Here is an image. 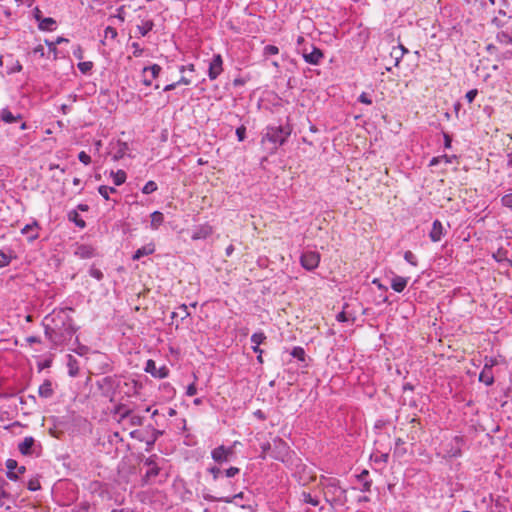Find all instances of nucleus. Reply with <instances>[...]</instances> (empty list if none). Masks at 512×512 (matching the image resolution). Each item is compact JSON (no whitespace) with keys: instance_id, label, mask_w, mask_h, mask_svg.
Listing matches in <instances>:
<instances>
[{"instance_id":"1","label":"nucleus","mask_w":512,"mask_h":512,"mask_svg":"<svg viewBox=\"0 0 512 512\" xmlns=\"http://www.w3.org/2000/svg\"><path fill=\"white\" fill-rule=\"evenodd\" d=\"M68 311H73V309H54L43 320L45 336L55 347L65 345L78 330Z\"/></svg>"},{"instance_id":"2","label":"nucleus","mask_w":512,"mask_h":512,"mask_svg":"<svg viewBox=\"0 0 512 512\" xmlns=\"http://www.w3.org/2000/svg\"><path fill=\"white\" fill-rule=\"evenodd\" d=\"M317 486L323 492L325 501L332 508L344 506L347 503V490L341 487L339 479L321 475Z\"/></svg>"},{"instance_id":"3","label":"nucleus","mask_w":512,"mask_h":512,"mask_svg":"<svg viewBox=\"0 0 512 512\" xmlns=\"http://www.w3.org/2000/svg\"><path fill=\"white\" fill-rule=\"evenodd\" d=\"M292 129L289 125L286 126H268L262 137V142L269 141L273 144V150L278 146L283 145L287 138L290 136Z\"/></svg>"},{"instance_id":"4","label":"nucleus","mask_w":512,"mask_h":512,"mask_svg":"<svg viewBox=\"0 0 512 512\" xmlns=\"http://www.w3.org/2000/svg\"><path fill=\"white\" fill-rule=\"evenodd\" d=\"M157 459L158 456L156 454H153L144 460V465L148 467V470L142 477L143 485L150 484L152 480L159 475L161 468L158 466L156 462Z\"/></svg>"},{"instance_id":"5","label":"nucleus","mask_w":512,"mask_h":512,"mask_svg":"<svg viewBox=\"0 0 512 512\" xmlns=\"http://www.w3.org/2000/svg\"><path fill=\"white\" fill-rule=\"evenodd\" d=\"M484 367L479 375V381L484 383L486 386L494 384L493 367L498 364V361L494 357H485Z\"/></svg>"},{"instance_id":"6","label":"nucleus","mask_w":512,"mask_h":512,"mask_svg":"<svg viewBox=\"0 0 512 512\" xmlns=\"http://www.w3.org/2000/svg\"><path fill=\"white\" fill-rule=\"evenodd\" d=\"M288 452L289 446L284 440L279 437L273 439L272 452L270 453L271 458L284 462Z\"/></svg>"},{"instance_id":"7","label":"nucleus","mask_w":512,"mask_h":512,"mask_svg":"<svg viewBox=\"0 0 512 512\" xmlns=\"http://www.w3.org/2000/svg\"><path fill=\"white\" fill-rule=\"evenodd\" d=\"M320 263V254L317 251L303 252L300 257L301 266L307 271H313Z\"/></svg>"},{"instance_id":"8","label":"nucleus","mask_w":512,"mask_h":512,"mask_svg":"<svg viewBox=\"0 0 512 512\" xmlns=\"http://www.w3.org/2000/svg\"><path fill=\"white\" fill-rule=\"evenodd\" d=\"M37 449H41V445L36 443L32 436L25 437L19 444L18 450L24 456L38 454Z\"/></svg>"},{"instance_id":"9","label":"nucleus","mask_w":512,"mask_h":512,"mask_svg":"<svg viewBox=\"0 0 512 512\" xmlns=\"http://www.w3.org/2000/svg\"><path fill=\"white\" fill-rule=\"evenodd\" d=\"M223 71V59L220 54L213 55L208 69V77L215 80Z\"/></svg>"},{"instance_id":"10","label":"nucleus","mask_w":512,"mask_h":512,"mask_svg":"<svg viewBox=\"0 0 512 512\" xmlns=\"http://www.w3.org/2000/svg\"><path fill=\"white\" fill-rule=\"evenodd\" d=\"M232 455V448H227L224 445L216 447L211 452L212 459L219 464L228 462Z\"/></svg>"},{"instance_id":"11","label":"nucleus","mask_w":512,"mask_h":512,"mask_svg":"<svg viewBox=\"0 0 512 512\" xmlns=\"http://www.w3.org/2000/svg\"><path fill=\"white\" fill-rule=\"evenodd\" d=\"M97 386L103 391L105 395L113 393L118 386V380L115 376H106L97 381Z\"/></svg>"},{"instance_id":"12","label":"nucleus","mask_w":512,"mask_h":512,"mask_svg":"<svg viewBox=\"0 0 512 512\" xmlns=\"http://www.w3.org/2000/svg\"><path fill=\"white\" fill-rule=\"evenodd\" d=\"M118 421L120 423L127 422L129 426H141L143 425L144 417L137 414H133L131 409H126L124 413L121 414Z\"/></svg>"},{"instance_id":"13","label":"nucleus","mask_w":512,"mask_h":512,"mask_svg":"<svg viewBox=\"0 0 512 512\" xmlns=\"http://www.w3.org/2000/svg\"><path fill=\"white\" fill-rule=\"evenodd\" d=\"M145 371L147 373H150L153 377L159 378V379L166 378L169 373V369L166 366L157 368L155 361H153L152 359H149L146 362Z\"/></svg>"},{"instance_id":"14","label":"nucleus","mask_w":512,"mask_h":512,"mask_svg":"<svg viewBox=\"0 0 512 512\" xmlns=\"http://www.w3.org/2000/svg\"><path fill=\"white\" fill-rule=\"evenodd\" d=\"M212 227L208 224L196 226L191 234L192 240H202L208 238L212 234Z\"/></svg>"},{"instance_id":"15","label":"nucleus","mask_w":512,"mask_h":512,"mask_svg":"<svg viewBox=\"0 0 512 512\" xmlns=\"http://www.w3.org/2000/svg\"><path fill=\"white\" fill-rule=\"evenodd\" d=\"M324 54L321 49L314 47L312 48L311 52H303V58L304 60L312 65H318L320 64L321 60L323 59Z\"/></svg>"},{"instance_id":"16","label":"nucleus","mask_w":512,"mask_h":512,"mask_svg":"<svg viewBox=\"0 0 512 512\" xmlns=\"http://www.w3.org/2000/svg\"><path fill=\"white\" fill-rule=\"evenodd\" d=\"M243 497H244L243 492H240V493L235 494L233 496H220V497L214 496V495L209 494V493H204L203 494V498L206 501H210V502L232 503V502H234L237 499H243Z\"/></svg>"},{"instance_id":"17","label":"nucleus","mask_w":512,"mask_h":512,"mask_svg":"<svg viewBox=\"0 0 512 512\" xmlns=\"http://www.w3.org/2000/svg\"><path fill=\"white\" fill-rule=\"evenodd\" d=\"M446 231L439 220H434L432 224V229L429 233V237L432 242H439L442 237L445 235Z\"/></svg>"},{"instance_id":"18","label":"nucleus","mask_w":512,"mask_h":512,"mask_svg":"<svg viewBox=\"0 0 512 512\" xmlns=\"http://www.w3.org/2000/svg\"><path fill=\"white\" fill-rule=\"evenodd\" d=\"M38 229H39V225H38V222L37 221H34L32 222L31 224H27L25 225L22 230H21V233L23 235H26L27 236V239L32 242L34 240H36L39 235H38Z\"/></svg>"},{"instance_id":"19","label":"nucleus","mask_w":512,"mask_h":512,"mask_svg":"<svg viewBox=\"0 0 512 512\" xmlns=\"http://www.w3.org/2000/svg\"><path fill=\"white\" fill-rule=\"evenodd\" d=\"M74 254L81 259H89L95 255L93 247L85 244L79 245Z\"/></svg>"},{"instance_id":"20","label":"nucleus","mask_w":512,"mask_h":512,"mask_svg":"<svg viewBox=\"0 0 512 512\" xmlns=\"http://www.w3.org/2000/svg\"><path fill=\"white\" fill-rule=\"evenodd\" d=\"M251 342L254 344L252 346V350L255 353H263V350L260 348V345L264 343V341L267 339L266 335L263 332H256L252 334L251 336Z\"/></svg>"},{"instance_id":"21","label":"nucleus","mask_w":512,"mask_h":512,"mask_svg":"<svg viewBox=\"0 0 512 512\" xmlns=\"http://www.w3.org/2000/svg\"><path fill=\"white\" fill-rule=\"evenodd\" d=\"M155 252V245L153 243H149L141 248L137 249L132 256L133 260H139L144 256L151 255Z\"/></svg>"},{"instance_id":"22","label":"nucleus","mask_w":512,"mask_h":512,"mask_svg":"<svg viewBox=\"0 0 512 512\" xmlns=\"http://www.w3.org/2000/svg\"><path fill=\"white\" fill-rule=\"evenodd\" d=\"M408 278L402 276H394L391 281V288L398 293H401L407 286Z\"/></svg>"},{"instance_id":"23","label":"nucleus","mask_w":512,"mask_h":512,"mask_svg":"<svg viewBox=\"0 0 512 512\" xmlns=\"http://www.w3.org/2000/svg\"><path fill=\"white\" fill-rule=\"evenodd\" d=\"M54 390L52 388V383L50 380H45L38 389V394L42 398H50L52 397Z\"/></svg>"},{"instance_id":"24","label":"nucleus","mask_w":512,"mask_h":512,"mask_svg":"<svg viewBox=\"0 0 512 512\" xmlns=\"http://www.w3.org/2000/svg\"><path fill=\"white\" fill-rule=\"evenodd\" d=\"M67 367L69 376L76 377L78 375L79 363L77 359L70 354L67 356Z\"/></svg>"},{"instance_id":"25","label":"nucleus","mask_w":512,"mask_h":512,"mask_svg":"<svg viewBox=\"0 0 512 512\" xmlns=\"http://www.w3.org/2000/svg\"><path fill=\"white\" fill-rule=\"evenodd\" d=\"M368 476V470H362L361 473L357 475L358 481L362 483V492H369L371 489L372 481L368 479Z\"/></svg>"},{"instance_id":"26","label":"nucleus","mask_w":512,"mask_h":512,"mask_svg":"<svg viewBox=\"0 0 512 512\" xmlns=\"http://www.w3.org/2000/svg\"><path fill=\"white\" fill-rule=\"evenodd\" d=\"M67 218L70 222H73L78 228L84 229L86 222L80 217L77 210H71L67 214Z\"/></svg>"},{"instance_id":"27","label":"nucleus","mask_w":512,"mask_h":512,"mask_svg":"<svg viewBox=\"0 0 512 512\" xmlns=\"http://www.w3.org/2000/svg\"><path fill=\"white\" fill-rule=\"evenodd\" d=\"M9 483L0 475V507L4 505V499H11V494L8 492Z\"/></svg>"},{"instance_id":"28","label":"nucleus","mask_w":512,"mask_h":512,"mask_svg":"<svg viewBox=\"0 0 512 512\" xmlns=\"http://www.w3.org/2000/svg\"><path fill=\"white\" fill-rule=\"evenodd\" d=\"M493 258L497 262L501 263L503 265V267H505L507 269L512 267V260H510L506 257V251L499 249L495 254H493Z\"/></svg>"},{"instance_id":"29","label":"nucleus","mask_w":512,"mask_h":512,"mask_svg":"<svg viewBox=\"0 0 512 512\" xmlns=\"http://www.w3.org/2000/svg\"><path fill=\"white\" fill-rule=\"evenodd\" d=\"M128 149L127 143L118 142L115 147V151L113 152V159L116 161L122 159L126 155Z\"/></svg>"},{"instance_id":"30","label":"nucleus","mask_w":512,"mask_h":512,"mask_svg":"<svg viewBox=\"0 0 512 512\" xmlns=\"http://www.w3.org/2000/svg\"><path fill=\"white\" fill-rule=\"evenodd\" d=\"M190 316V312L188 311V307L187 305L185 304H181L178 308H177V311H174L172 312L171 314V318L172 319H175V318H180L181 321L185 320L186 318H188Z\"/></svg>"},{"instance_id":"31","label":"nucleus","mask_w":512,"mask_h":512,"mask_svg":"<svg viewBox=\"0 0 512 512\" xmlns=\"http://www.w3.org/2000/svg\"><path fill=\"white\" fill-rule=\"evenodd\" d=\"M39 29L43 31H53L56 26V21L53 18H42L39 22Z\"/></svg>"},{"instance_id":"32","label":"nucleus","mask_w":512,"mask_h":512,"mask_svg":"<svg viewBox=\"0 0 512 512\" xmlns=\"http://www.w3.org/2000/svg\"><path fill=\"white\" fill-rule=\"evenodd\" d=\"M299 500L305 504H311L312 506L319 505V499L317 497H313L309 492L302 491L300 494Z\"/></svg>"},{"instance_id":"33","label":"nucleus","mask_w":512,"mask_h":512,"mask_svg":"<svg viewBox=\"0 0 512 512\" xmlns=\"http://www.w3.org/2000/svg\"><path fill=\"white\" fill-rule=\"evenodd\" d=\"M0 117L1 120L5 123H13L16 122L18 119H21V115L15 116L7 108L1 110Z\"/></svg>"},{"instance_id":"34","label":"nucleus","mask_w":512,"mask_h":512,"mask_svg":"<svg viewBox=\"0 0 512 512\" xmlns=\"http://www.w3.org/2000/svg\"><path fill=\"white\" fill-rule=\"evenodd\" d=\"M163 431L161 430H158V429H153L152 431V435H151V438L149 440L146 441V451L147 452H150L154 445H155V442L157 441V439L163 435Z\"/></svg>"},{"instance_id":"35","label":"nucleus","mask_w":512,"mask_h":512,"mask_svg":"<svg viewBox=\"0 0 512 512\" xmlns=\"http://www.w3.org/2000/svg\"><path fill=\"white\" fill-rule=\"evenodd\" d=\"M164 215L159 211H154L151 214V227L153 229H158V227L163 223Z\"/></svg>"},{"instance_id":"36","label":"nucleus","mask_w":512,"mask_h":512,"mask_svg":"<svg viewBox=\"0 0 512 512\" xmlns=\"http://www.w3.org/2000/svg\"><path fill=\"white\" fill-rule=\"evenodd\" d=\"M154 27V22L152 20L143 21L141 25L137 26L138 32L141 36H146Z\"/></svg>"},{"instance_id":"37","label":"nucleus","mask_w":512,"mask_h":512,"mask_svg":"<svg viewBox=\"0 0 512 512\" xmlns=\"http://www.w3.org/2000/svg\"><path fill=\"white\" fill-rule=\"evenodd\" d=\"M113 183L116 186L122 185L126 181V173L123 170H118L117 172H111Z\"/></svg>"},{"instance_id":"38","label":"nucleus","mask_w":512,"mask_h":512,"mask_svg":"<svg viewBox=\"0 0 512 512\" xmlns=\"http://www.w3.org/2000/svg\"><path fill=\"white\" fill-rule=\"evenodd\" d=\"M161 70H162V68H161L160 65L153 64L151 66L144 67L143 68V74H146L147 72H150L151 73V78L155 79V78H157L159 76Z\"/></svg>"},{"instance_id":"39","label":"nucleus","mask_w":512,"mask_h":512,"mask_svg":"<svg viewBox=\"0 0 512 512\" xmlns=\"http://www.w3.org/2000/svg\"><path fill=\"white\" fill-rule=\"evenodd\" d=\"M496 40L498 43H500L502 45L512 44V37L504 31H501L496 35Z\"/></svg>"},{"instance_id":"40","label":"nucleus","mask_w":512,"mask_h":512,"mask_svg":"<svg viewBox=\"0 0 512 512\" xmlns=\"http://www.w3.org/2000/svg\"><path fill=\"white\" fill-rule=\"evenodd\" d=\"M98 192L105 200H109V193H116L117 190L114 187L101 185L98 187Z\"/></svg>"},{"instance_id":"41","label":"nucleus","mask_w":512,"mask_h":512,"mask_svg":"<svg viewBox=\"0 0 512 512\" xmlns=\"http://www.w3.org/2000/svg\"><path fill=\"white\" fill-rule=\"evenodd\" d=\"M291 356L300 360V361H305V351L302 347L300 346H296L294 347L291 352H290Z\"/></svg>"},{"instance_id":"42","label":"nucleus","mask_w":512,"mask_h":512,"mask_svg":"<svg viewBox=\"0 0 512 512\" xmlns=\"http://www.w3.org/2000/svg\"><path fill=\"white\" fill-rule=\"evenodd\" d=\"M272 446H273V442L270 443V442H263L261 444V454H260V458L262 459H265L267 456H270V453L272 452Z\"/></svg>"},{"instance_id":"43","label":"nucleus","mask_w":512,"mask_h":512,"mask_svg":"<svg viewBox=\"0 0 512 512\" xmlns=\"http://www.w3.org/2000/svg\"><path fill=\"white\" fill-rule=\"evenodd\" d=\"M157 188H158V186H157L156 182L150 180L142 188V193L148 195V194L155 192L157 190Z\"/></svg>"},{"instance_id":"44","label":"nucleus","mask_w":512,"mask_h":512,"mask_svg":"<svg viewBox=\"0 0 512 512\" xmlns=\"http://www.w3.org/2000/svg\"><path fill=\"white\" fill-rule=\"evenodd\" d=\"M75 343L77 344V347L72 349L73 352H75L76 354L80 355V356H84L87 354V352L89 351V348L85 345H82L78 338H76L75 340Z\"/></svg>"},{"instance_id":"45","label":"nucleus","mask_w":512,"mask_h":512,"mask_svg":"<svg viewBox=\"0 0 512 512\" xmlns=\"http://www.w3.org/2000/svg\"><path fill=\"white\" fill-rule=\"evenodd\" d=\"M77 67L83 74H87L92 70L93 62H91V61L79 62Z\"/></svg>"},{"instance_id":"46","label":"nucleus","mask_w":512,"mask_h":512,"mask_svg":"<svg viewBox=\"0 0 512 512\" xmlns=\"http://www.w3.org/2000/svg\"><path fill=\"white\" fill-rule=\"evenodd\" d=\"M390 57H391L392 59H394V66H395V67H398V66H399V64H400V62H401V60H402V58H403V57H402V55H401V53H400L399 51H397V49H396V48H394V47L392 48V50H391V52H390Z\"/></svg>"},{"instance_id":"47","label":"nucleus","mask_w":512,"mask_h":512,"mask_svg":"<svg viewBox=\"0 0 512 512\" xmlns=\"http://www.w3.org/2000/svg\"><path fill=\"white\" fill-rule=\"evenodd\" d=\"M279 53V48L275 45H266L263 50L264 56L276 55Z\"/></svg>"},{"instance_id":"48","label":"nucleus","mask_w":512,"mask_h":512,"mask_svg":"<svg viewBox=\"0 0 512 512\" xmlns=\"http://www.w3.org/2000/svg\"><path fill=\"white\" fill-rule=\"evenodd\" d=\"M27 488L30 491H37V490H39L41 488L39 479L37 477L30 479L28 484H27Z\"/></svg>"},{"instance_id":"49","label":"nucleus","mask_w":512,"mask_h":512,"mask_svg":"<svg viewBox=\"0 0 512 512\" xmlns=\"http://www.w3.org/2000/svg\"><path fill=\"white\" fill-rule=\"evenodd\" d=\"M404 259L411 265L417 266V257L411 251H406L404 253Z\"/></svg>"},{"instance_id":"50","label":"nucleus","mask_w":512,"mask_h":512,"mask_svg":"<svg viewBox=\"0 0 512 512\" xmlns=\"http://www.w3.org/2000/svg\"><path fill=\"white\" fill-rule=\"evenodd\" d=\"M89 274L91 277L97 279L98 281L102 280L104 277L102 271L94 266L90 268Z\"/></svg>"},{"instance_id":"51","label":"nucleus","mask_w":512,"mask_h":512,"mask_svg":"<svg viewBox=\"0 0 512 512\" xmlns=\"http://www.w3.org/2000/svg\"><path fill=\"white\" fill-rule=\"evenodd\" d=\"M10 262L11 257L6 255L2 250H0V268L8 266Z\"/></svg>"},{"instance_id":"52","label":"nucleus","mask_w":512,"mask_h":512,"mask_svg":"<svg viewBox=\"0 0 512 512\" xmlns=\"http://www.w3.org/2000/svg\"><path fill=\"white\" fill-rule=\"evenodd\" d=\"M454 441L456 442L457 447H456V449H455V450L451 451V454H450V455H451L452 457H459V456L461 455V449H460L459 445H460V443H462V442H463V439H462L461 437L456 436V437L454 438Z\"/></svg>"},{"instance_id":"53","label":"nucleus","mask_w":512,"mask_h":512,"mask_svg":"<svg viewBox=\"0 0 512 512\" xmlns=\"http://www.w3.org/2000/svg\"><path fill=\"white\" fill-rule=\"evenodd\" d=\"M501 203L503 206L509 208L512 210V193H509V194H505L502 198H501Z\"/></svg>"},{"instance_id":"54","label":"nucleus","mask_w":512,"mask_h":512,"mask_svg":"<svg viewBox=\"0 0 512 512\" xmlns=\"http://www.w3.org/2000/svg\"><path fill=\"white\" fill-rule=\"evenodd\" d=\"M104 34L105 38L109 37L111 39H115L118 35L117 30L111 26L106 27Z\"/></svg>"},{"instance_id":"55","label":"nucleus","mask_w":512,"mask_h":512,"mask_svg":"<svg viewBox=\"0 0 512 512\" xmlns=\"http://www.w3.org/2000/svg\"><path fill=\"white\" fill-rule=\"evenodd\" d=\"M208 472L212 474L214 481H217L222 473L221 469L217 466L208 468Z\"/></svg>"},{"instance_id":"56","label":"nucleus","mask_w":512,"mask_h":512,"mask_svg":"<svg viewBox=\"0 0 512 512\" xmlns=\"http://www.w3.org/2000/svg\"><path fill=\"white\" fill-rule=\"evenodd\" d=\"M78 159H79L80 162H82L85 165H88V164L91 163V157L85 151H81L78 154Z\"/></svg>"},{"instance_id":"57","label":"nucleus","mask_w":512,"mask_h":512,"mask_svg":"<svg viewBox=\"0 0 512 512\" xmlns=\"http://www.w3.org/2000/svg\"><path fill=\"white\" fill-rule=\"evenodd\" d=\"M239 472H240L239 468L230 467L224 471V474L227 478H232V477L236 476L237 474H239Z\"/></svg>"},{"instance_id":"58","label":"nucleus","mask_w":512,"mask_h":512,"mask_svg":"<svg viewBox=\"0 0 512 512\" xmlns=\"http://www.w3.org/2000/svg\"><path fill=\"white\" fill-rule=\"evenodd\" d=\"M63 41H66V39H64L62 37H58L55 42H49L48 40H46L45 43L49 46L50 51L55 53L56 52V45L61 43V42H63Z\"/></svg>"},{"instance_id":"59","label":"nucleus","mask_w":512,"mask_h":512,"mask_svg":"<svg viewBox=\"0 0 512 512\" xmlns=\"http://www.w3.org/2000/svg\"><path fill=\"white\" fill-rule=\"evenodd\" d=\"M477 95H478V90L472 89L466 93L465 98L468 101V103H472Z\"/></svg>"},{"instance_id":"60","label":"nucleus","mask_w":512,"mask_h":512,"mask_svg":"<svg viewBox=\"0 0 512 512\" xmlns=\"http://www.w3.org/2000/svg\"><path fill=\"white\" fill-rule=\"evenodd\" d=\"M236 136L239 141H243L246 137V128L245 126H240L236 129Z\"/></svg>"},{"instance_id":"61","label":"nucleus","mask_w":512,"mask_h":512,"mask_svg":"<svg viewBox=\"0 0 512 512\" xmlns=\"http://www.w3.org/2000/svg\"><path fill=\"white\" fill-rule=\"evenodd\" d=\"M131 46L134 49V57H140L143 54V48L140 47L139 43L133 42Z\"/></svg>"},{"instance_id":"62","label":"nucleus","mask_w":512,"mask_h":512,"mask_svg":"<svg viewBox=\"0 0 512 512\" xmlns=\"http://www.w3.org/2000/svg\"><path fill=\"white\" fill-rule=\"evenodd\" d=\"M358 101L361 102V103H364L366 105H371L372 104V99L369 97V95L365 92H363L359 98H358Z\"/></svg>"},{"instance_id":"63","label":"nucleus","mask_w":512,"mask_h":512,"mask_svg":"<svg viewBox=\"0 0 512 512\" xmlns=\"http://www.w3.org/2000/svg\"><path fill=\"white\" fill-rule=\"evenodd\" d=\"M18 466V463L16 460L14 459H8L6 461V468H7V471H14V469H16Z\"/></svg>"},{"instance_id":"64","label":"nucleus","mask_w":512,"mask_h":512,"mask_svg":"<svg viewBox=\"0 0 512 512\" xmlns=\"http://www.w3.org/2000/svg\"><path fill=\"white\" fill-rule=\"evenodd\" d=\"M115 18H118L121 22L125 21V9L124 6H121L117 9V14L114 16Z\"/></svg>"}]
</instances>
